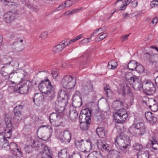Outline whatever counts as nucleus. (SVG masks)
I'll list each match as a JSON object with an SVG mask.
<instances>
[{
    "label": "nucleus",
    "mask_w": 158,
    "mask_h": 158,
    "mask_svg": "<svg viewBox=\"0 0 158 158\" xmlns=\"http://www.w3.org/2000/svg\"><path fill=\"white\" fill-rule=\"evenodd\" d=\"M38 88L41 92L45 94L48 95L54 93L51 83L48 79L42 81L39 84Z\"/></svg>",
    "instance_id": "obj_6"
},
{
    "label": "nucleus",
    "mask_w": 158,
    "mask_h": 158,
    "mask_svg": "<svg viewBox=\"0 0 158 158\" xmlns=\"http://www.w3.org/2000/svg\"><path fill=\"white\" fill-rule=\"evenodd\" d=\"M6 128L4 132L3 136L4 138L6 139V138H10L12 134V126L11 124L10 121V123H6Z\"/></svg>",
    "instance_id": "obj_19"
},
{
    "label": "nucleus",
    "mask_w": 158,
    "mask_h": 158,
    "mask_svg": "<svg viewBox=\"0 0 158 158\" xmlns=\"http://www.w3.org/2000/svg\"><path fill=\"white\" fill-rule=\"evenodd\" d=\"M32 142L33 143L32 144V146L34 147H36L38 144V142L35 141L34 139H33Z\"/></svg>",
    "instance_id": "obj_60"
},
{
    "label": "nucleus",
    "mask_w": 158,
    "mask_h": 158,
    "mask_svg": "<svg viewBox=\"0 0 158 158\" xmlns=\"http://www.w3.org/2000/svg\"><path fill=\"white\" fill-rule=\"evenodd\" d=\"M17 87L18 88V90H19L20 93L23 94L27 93L29 88V85L26 84H23L21 87L20 85H18Z\"/></svg>",
    "instance_id": "obj_25"
},
{
    "label": "nucleus",
    "mask_w": 158,
    "mask_h": 158,
    "mask_svg": "<svg viewBox=\"0 0 158 158\" xmlns=\"http://www.w3.org/2000/svg\"><path fill=\"white\" fill-rule=\"evenodd\" d=\"M135 70L138 73H143L144 72V69L142 65L138 63Z\"/></svg>",
    "instance_id": "obj_36"
},
{
    "label": "nucleus",
    "mask_w": 158,
    "mask_h": 158,
    "mask_svg": "<svg viewBox=\"0 0 158 158\" xmlns=\"http://www.w3.org/2000/svg\"><path fill=\"white\" fill-rule=\"evenodd\" d=\"M149 109L152 111L155 112L158 110V104H154L153 105H149L148 106Z\"/></svg>",
    "instance_id": "obj_38"
},
{
    "label": "nucleus",
    "mask_w": 158,
    "mask_h": 158,
    "mask_svg": "<svg viewBox=\"0 0 158 158\" xmlns=\"http://www.w3.org/2000/svg\"><path fill=\"white\" fill-rule=\"evenodd\" d=\"M66 7H67L64 3L60 4L57 8V10H62L65 9Z\"/></svg>",
    "instance_id": "obj_46"
},
{
    "label": "nucleus",
    "mask_w": 158,
    "mask_h": 158,
    "mask_svg": "<svg viewBox=\"0 0 158 158\" xmlns=\"http://www.w3.org/2000/svg\"><path fill=\"white\" fill-rule=\"evenodd\" d=\"M143 92L146 95H150L154 94L156 89L153 83L150 81H146L144 85H142Z\"/></svg>",
    "instance_id": "obj_9"
},
{
    "label": "nucleus",
    "mask_w": 158,
    "mask_h": 158,
    "mask_svg": "<svg viewBox=\"0 0 158 158\" xmlns=\"http://www.w3.org/2000/svg\"><path fill=\"white\" fill-rule=\"evenodd\" d=\"M149 153L147 151H141L138 155L137 158H148Z\"/></svg>",
    "instance_id": "obj_33"
},
{
    "label": "nucleus",
    "mask_w": 158,
    "mask_h": 158,
    "mask_svg": "<svg viewBox=\"0 0 158 158\" xmlns=\"http://www.w3.org/2000/svg\"><path fill=\"white\" fill-rule=\"evenodd\" d=\"M69 94L66 93L64 90L59 91L57 99L55 103V109L57 112L62 113L67 106V101L70 98Z\"/></svg>",
    "instance_id": "obj_1"
},
{
    "label": "nucleus",
    "mask_w": 158,
    "mask_h": 158,
    "mask_svg": "<svg viewBox=\"0 0 158 158\" xmlns=\"http://www.w3.org/2000/svg\"><path fill=\"white\" fill-rule=\"evenodd\" d=\"M81 10V8H80L79 9H76V10H73L72 11H67L64 13V15H71L73 13H75L78 12Z\"/></svg>",
    "instance_id": "obj_42"
},
{
    "label": "nucleus",
    "mask_w": 158,
    "mask_h": 158,
    "mask_svg": "<svg viewBox=\"0 0 158 158\" xmlns=\"http://www.w3.org/2000/svg\"><path fill=\"white\" fill-rule=\"evenodd\" d=\"M127 91V93L130 96H132V93L130 88L127 85V84H126V85H124L123 86V89H122V94L123 96L125 95L126 94V91Z\"/></svg>",
    "instance_id": "obj_30"
},
{
    "label": "nucleus",
    "mask_w": 158,
    "mask_h": 158,
    "mask_svg": "<svg viewBox=\"0 0 158 158\" xmlns=\"http://www.w3.org/2000/svg\"><path fill=\"white\" fill-rule=\"evenodd\" d=\"M146 127L143 123H134L129 127L128 131L132 135L139 136L146 132Z\"/></svg>",
    "instance_id": "obj_2"
},
{
    "label": "nucleus",
    "mask_w": 158,
    "mask_h": 158,
    "mask_svg": "<svg viewBox=\"0 0 158 158\" xmlns=\"http://www.w3.org/2000/svg\"><path fill=\"white\" fill-rule=\"evenodd\" d=\"M75 144L78 150L87 153L89 152L92 148L91 142L89 139L76 141Z\"/></svg>",
    "instance_id": "obj_5"
},
{
    "label": "nucleus",
    "mask_w": 158,
    "mask_h": 158,
    "mask_svg": "<svg viewBox=\"0 0 158 158\" xmlns=\"http://www.w3.org/2000/svg\"><path fill=\"white\" fill-rule=\"evenodd\" d=\"M71 139V133L68 131H65L62 134L60 139L62 142L69 143L70 142Z\"/></svg>",
    "instance_id": "obj_16"
},
{
    "label": "nucleus",
    "mask_w": 158,
    "mask_h": 158,
    "mask_svg": "<svg viewBox=\"0 0 158 158\" xmlns=\"http://www.w3.org/2000/svg\"><path fill=\"white\" fill-rule=\"evenodd\" d=\"M155 81L157 87L158 88V76L156 78Z\"/></svg>",
    "instance_id": "obj_64"
},
{
    "label": "nucleus",
    "mask_w": 158,
    "mask_h": 158,
    "mask_svg": "<svg viewBox=\"0 0 158 158\" xmlns=\"http://www.w3.org/2000/svg\"><path fill=\"white\" fill-rule=\"evenodd\" d=\"M98 149L105 152H108L110 150V147L105 142L101 141L97 142Z\"/></svg>",
    "instance_id": "obj_17"
},
{
    "label": "nucleus",
    "mask_w": 158,
    "mask_h": 158,
    "mask_svg": "<svg viewBox=\"0 0 158 158\" xmlns=\"http://www.w3.org/2000/svg\"><path fill=\"white\" fill-rule=\"evenodd\" d=\"M44 127H45L48 128L49 130V132L50 133H52V127L49 125H44Z\"/></svg>",
    "instance_id": "obj_58"
},
{
    "label": "nucleus",
    "mask_w": 158,
    "mask_h": 158,
    "mask_svg": "<svg viewBox=\"0 0 158 158\" xmlns=\"http://www.w3.org/2000/svg\"><path fill=\"white\" fill-rule=\"evenodd\" d=\"M150 5L151 9L157 7L158 5V0H154L152 1L150 3Z\"/></svg>",
    "instance_id": "obj_41"
},
{
    "label": "nucleus",
    "mask_w": 158,
    "mask_h": 158,
    "mask_svg": "<svg viewBox=\"0 0 158 158\" xmlns=\"http://www.w3.org/2000/svg\"><path fill=\"white\" fill-rule=\"evenodd\" d=\"M44 127H45L48 128L49 130V132L50 133H52V127L49 125H44Z\"/></svg>",
    "instance_id": "obj_56"
},
{
    "label": "nucleus",
    "mask_w": 158,
    "mask_h": 158,
    "mask_svg": "<svg viewBox=\"0 0 158 158\" xmlns=\"http://www.w3.org/2000/svg\"><path fill=\"white\" fill-rule=\"evenodd\" d=\"M104 32V31L103 30L102 28H99L98 30H96L94 31L93 34L91 35V37L93 36L94 34H96L98 32H99V33L97 34V35H98Z\"/></svg>",
    "instance_id": "obj_44"
},
{
    "label": "nucleus",
    "mask_w": 158,
    "mask_h": 158,
    "mask_svg": "<svg viewBox=\"0 0 158 158\" xmlns=\"http://www.w3.org/2000/svg\"><path fill=\"white\" fill-rule=\"evenodd\" d=\"M133 146L135 150L137 151H140L143 148V146L142 145L137 143H135L134 144Z\"/></svg>",
    "instance_id": "obj_37"
},
{
    "label": "nucleus",
    "mask_w": 158,
    "mask_h": 158,
    "mask_svg": "<svg viewBox=\"0 0 158 158\" xmlns=\"http://www.w3.org/2000/svg\"><path fill=\"white\" fill-rule=\"evenodd\" d=\"M112 106L114 109L121 107L122 106V102L119 100L114 101L112 102Z\"/></svg>",
    "instance_id": "obj_34"
},
{
    "label": "nucleus",
    "mask_w": 158,
    "mask_h": 158,
    "mask_svg": "<svg viewBox=\"0 0 158 158\" xmlns=\"http://www.w3.org/2000/svg\"><path fill=\"white\" fill-rule=\"evenodd\" d=\"M62 87L68 89H73L76 84V78L73 77L69 75L65 76L61 81Z\"/></svg>",
    "instance_id": "obj_7"
},
{
    "label": "nucleus",
    "mask_w": 158,
    "mask_h": 158,
    "mask_svg": "<svg viewBox=\"0 0 158 158\" xmlns=\"http://www.w3.org/2000/svg\"><path fill=\"white\" fill-rule=\"evenodd\" d=\"M44 96L41 93H37L35 94L34 97L33 98V102L37 104L38 103H40L44 100Z\"/></svg>",
    "instance_id": "obj_22"
},
{
    "label": "nucleus",
    "mask_w": 158,
    "mask_h": 158,
    "mask_svg": "<svg viewBox=\"0 0 158 158\" xmlns=\"http://www.w3.org/2000/svg\"><path fill=\"white\" fill-rule=\"evenodd\" d=\"M8 140L4 138L3 134L0 133V146L2 148H6L9 146Z\"/></svg>",
    "instance_id": "obj_23"
},
{
    "label": "nucleus",
    "mask_w": 158,
    "mask_h": 158,
    "mask_svg": "<svg viewBox=\"0 0 158 158\" xmlns=\"http://www.w3.org/2000/svg\"><path fill=\"white\" fill-rule=\"evenodd\" d=\"M145 117L146 119L151 123H155L157 121V118L155 114L150 112H148L145 113Z\"/></svg>",
    "instance_id": "obj_20"
},
{
    "label": "nucleus",
    "mask_w": 158,
    "mask_h": 158,
    "mask_svg": "<svg viewBox=\"0 0 158 158\" xmlns=\"http://www.w3.org/2000/svg\"><path fill=\"white\" fill-rule=\"evenodd\" d=\"M137 2L135 0L132 1L131 3V6L133 8L136 7L137 6Z\"/></svg>",
    "instance_id": "obj_53"
},
{
    "label": "nucleus",
    "mask_w": 158,
    "mask_h": 158,
    "mask_svg": "<svg viewBox=\"0 0 158 158\" xmlns=\"http://www.w3.org/2000/svg\"><path fill=\"white\" fill-rule=\"evenodd\" d=\"M51 74L52 76V77L54 78H56L57 75V73H56V72L55 71H52V72Z\"/></svg>",
    "instance_id": "obj_61"
},
{
    "label": "nucleus",
    "mask_w": 158,
    "mask_h": 158,
    "mask_svg": "<svg viewBox=\"0 0 158 158\" xmlns=\"http://www.w3.org/2000/svg\"><path fill=\"white\" fill-rule=\"evenodd\" d=\"M108 35V34L106 33H105L102 35H100L99 37V39H100V40H99V41H101L102 40H103L104 39H105L106 37Z\"/></svg>",
    "instance_id": "obj_50"
},
{
    "label": "nucleus",
    "mask_w": 158,
    "mask_h": 158,
    "mask_svg": "<svg viewBox=\"0 0 158 158\" xmlns=\"http://www.w3.org/2000/svg\"><path fill=\"white\" fill-rule=\"evenodd\" d=\"M14 146L15 147L17 146L16 144L14 143H11L10 144L9 148L10 149H12L13 148H12V146Z\"/></svg>",
    "instance_id": "obj_62"
},
{
    "label": "nucleus",
    "mask_w": 158,
    "mask_h": 158,
    "mask_svg": "<svg viewBox=\"0 0 158 158\" xmlns=\"http://www.w3.org/2000/svg\"><path fill=\"white\" fill-rule=\"evenodd\" d=\"M117 66L116 62L113 60L110 61L108 63L107 68L109 69H115Z\"/></svg>",
    "instance_id": "obj_29"
},
{
    "label": "nucleus",
    "mask_w": 158,
    "mask_h": 158,
    "mask_svg": "<svg viewBox=\"0 0 158 158\" xmlns=\"http://www.w3.org/2000/svg\"><path fill=\"white\" fill-rule=\"evenodd\" d=\"M96 133L100 138H104L106 136V132L103 127H98L96 129Z\"/></svg>",
    "instance_id": "obj_27"
},
{
    "label": "nucleus",
    "mask_w": 158,
    "mask_h": 158,
    "mask_svg": "<svg viewBox=\"0 0 158 158\" xmlns=\"http://www.w3.org/2000/svg\"><path fill=\"white\" fill-rule=\"evenodd\" d=\"M87 158H95L93 151L88 155Z\"/></svg>",
    "instance_id": "obj_59"
},
{
    "label": "nucleus",
    "mask_w": 158,
    "mask_h": 158,
    "mask_svg": "<svg viewBox=\"0 0 158 158\" xmlns=\"http://www.w3.org/2000/svg\"><path fill=\"white\" fill-rule=\"evenodd\" d=\"M91 111L88 109H84L81 112L79 116L80 123L91 121Z\"/></svg>",
    "instance_id": "obj_12"
},
{
    "label": "nucleus",
    "mask_w": 158,
    "mask_h": 158,
    "mask_svg": "<svg viewBox=\"0 0 158 158\" xmlns=\"http://www.w3.org/2000/svg\"><path fill=\"white\" fill-rule=\"evenodd\" d=\"M125 78L130 85H133L132 87L136 90H140L142 89V84L141 81L136 76H131L130 73H127L125 75Z\"/></svg>",
    "instance_id": "obj_3"
},
{
    "label": "nucleus",
    "mask_w": 158,
    "mask_h": 158,
    "mask_svg": "<svg viewBox=\"0 0 158 158\" xmlns=\"http://www.w3.org/2000/svg\"><path fill=\"white\" fill-rule=\"evenodd\" d=\"M48 36V33L46 32H42L41 34L40 37L42 39H44L46 38Z\"/></svg>",
    "instance_id": "obj_51"
},
{
    "label": "nucleus",
    "mask_w": 158,
    "mask_h": 158,
    "mask_svg": "<svg viewBox=\"0 0 158 158\" xmlns=\"http://www.w3.org/2000/svg\"><path fill=\"white\" fill-rule=\"evenodd\" d=\"M91 38H87L86 39H84L83 40L81 41L80 43V44H87L88 43H89L90 40H91Z\"/></svg>",
    "instance_id": "obj_48"
},
{
    "label": "nucleus",
    "mask_w": 158,
    "mask_h": 158,
    "mask_svg": "<svg viewBox=\"0 0 158 158\" xmlns=\"http://www.w3.org/2000/svg\"><path fill=\"white\" fill-rule=\"evenodd\" d=\"M64 4H65L66 7H69L72 5L73 4V3L71 1V0H66L64 2Z\"/></svg>",
    "instance_id": "obj_47"
},
{
    "label": "nucleus",
    "mask_w": 158,
    "mask_h": 158,
    "mask_svg": "<svg viewBox=\"0 0 158 158\" xmlns=\"http://www.w3.org/2000/svg\"><path fill=\"white\" fill-rule=\"evenodd\" d=\"M16 150L19 153V154H18V156H17V155H14L13 156V158H20V157H22L23 154L21 151V150L20 149H19V148H17Z\"/></svg>",
    "instance_id": "obj_39"
},
{
    "label": "nucleus",
    "mask_w": 158,
    "mask_h": 158,
    "mask_svg": "<svg viewBox=\"0 0 158 158\" xmlns=\"http://www.w3.org/2000/svg\"><path fill=\"white\" fill-rule=\"evenodd\" d=\"M44 127H45L48 128L49 130V132L50 133H52V127L49 125H44Z\"/></svg>",
    "instance_id": "obj_57"
},
{
    "label": "nucleus",
    "mask_w": 158,
    "mask_h": 158,
    "mask_svg": "<svg viewBox=\"0 0 158 158\" xmlns=\"http://www.w3.org/2000/svg\"><path fill=\"white\" fill-rule=\"evenodd\" d=\"M121 135L117 137L114 140V144L117 149L121 150L127 149L130 146V139L128 136L122 138Z\"/></svg>",
    "instance_id": "obj_4"
},
{
    "label": "nucleus",
    "mask_w": 158,
    "mask_h": 158,
    "mask_svg": "<svg viewBox=\"0 0 158 158\" xmlns=\"http://www.w3.org/2000/svg\"><path fill=\"white\" fill-rule=\"evenodd\" d=\"M70 44L69 39H66L62 40L58 44L54 47L52 49L53 52L56 53L61 52L67 46Z\"/></svg>",
    "instance_id": "obj_13"
},
{
    "label": "nucleus",
    "mask_w": 158,
    "mask_h": 158,
    "mask_svg": "<svg viewBox=\"0 0 158 158\" xmlns=\"http://www.w3.org/2000/svg\"><path fill=\"white\" fill-rule=\"evenodd\" d=\"M151 143H154V142L157 141L156 139L154 137H152V139L150 140Z\"/></svg>",
    "instance_id": "obj_63"
},
{
    "label": "nucleus",
    "mask_w": 158,
    "mask_h": 158,
    "mask_svg": "<svg viewBox=\"0 0 158 158\" xmlns=\"http://www.w3.org/2000/svg\"><path fill=\"white\" fill-rule=\"evenodd\" d=\"M92 85L86 82H84L81 85V91L85 95H88L92 91Z\"/></svg>",
    "instance_id": "obj_15"
},
{
    "label": "nucleus",
    "mask_w": 158,
    "mask_h": 158,
    "mask_svg": "<svg viewBox=\"0 0 158 158\" xmlns=\"http://www.w3.org/2000/svg\"><path fill=\"white\" fill-rule=\"evenodd\" d=\"M95 158H102L101 153L99 152L93 151Z\"/></svg>",
    "instance_id": "obj_45"
},
{
    "label": "nucleus",
    "mask_w": 158,
    "mask_h": 158,
    "mask_svg": "<svg viewBox=\"0 0 158 158\" xmlns=\"http://www.w3.org/2000/svg\"><path fill=\"white\" fill-rule=\"evenodd\" d=\"M114 118L117 123H123L128 117V114L125 109H119L113 114Z\"/></svg>",
    "instance_id": "obj_8"
},
{
    "label": "nucleus",
    "mask_w": 158,
    "mask_h": 158,
    "mask_svg": "<svg viewBox=\"0 0 158 158\" xmlns=\"http://www.w3.org/2000/svg\"><path fill=\"white\" fill-rule=\"evenodd\" d=\"M105 93L107 97H111L113 95L112 91L110 89L109 86H106L104 88Z\"/></svg>",
    "instance_id": "obj_35"
},
{
    "label": "nucleus",
    "mask_w": 158,
    "mask_h": 158,
    "mask_svg": "<svg viewBox=\"0 0 158 158\" xmlns=\"http://www.w3.org/2000/svg\"><path fill=\"white\" fill-rule=\"evenodd\" d=\"M39 148L41 150L38 154L37 158H52L48 147L46 145L42 144Z\"/></svg>",
    "instance_id": "obj_11"
},
{
    "label": "nucleus",
    "mask_w": 158,
    "mask_h": 158,
    "mask_svg": "<svg viewBox=\"0 0 158 158\" xmlns=\"http://www.w3.org/2000/svg\"><path fill=\"white\" fill-rule=\"evenodd\" d=\"M58 157L59 158H71V157L66 148L60 150L58 152Z\"/></svg>",
    "instance_id": "obj_21"
},
{
    "label": "nucleus",
    "mask_w": 158,
    "mask_h": 158,
    "mask_svg": "<svg viewBox=\"0 0 158 158\" xmlns=\"http://www.w3.org/2000/svg\"><path fill=\"white\" fill-rule=\"evenodd\" d=\"M69 116L72 121H75L78 117V114L77 111L74 109L70 110L69 112Z\"/></svg>",
    "instance_id": "obj_26"
},
{
    "label": "nucleus",
    "mask_w": 158,
    "mask_h": 158,
    "mask_svg": "<svg viewBox=\"0 0 158 158\" xmlns=\"http://www.w3.org/2000/svg\"><path fill=\"white\" fill-rule=\"evenodd\" d=\"M151 144V146L152 149L154 150L158 151V142L157 141L154 142Z\"/></svg>",
    "instance_id": "obj_40"
},
{
    "label": "nucleus",
    "mask_w": 158,
    "mask_h": 158,
    "mask_svg": "<svg viewBox=\"0 0 158 158\" xmlns=\"http://www.w3.org/2000/svg\"><path fill=\"white\" fill-rule=\"evenodd\" d=\"M152 55L148 53H145L144 54V56L148 61H149Z\"/></svg>",
    "instance_id": "obj_54"
},
{
    "label": "nucleus",
    "mask_w": 158,
    "mask_h": 158,
    "mask_svg": "<svg viewBox=\"0 0 158 158\" xmlns=\"http://www.w3.org/2000/svg\"><path fill=\"white\" fill-rule=\"evenodd\" d=\"M24 107V105L20 104L16 106L14 109V112L15 114V121H16L17 123H19L21 120L22 110Z\"/></svg>",
    "instance_id": "obj_14"
},
{
    "label": "nucleus",
    "mask_w": 158,
    "mask_h": 158,
    "mask_svg": "<svg viewBox=\"0 0 158 158\" xmlns=\"http://www.w3.org/2000/svg\"><path fill=\"white\" fill-rule=\"evenodd\" d=\"M62 113H52L49 117V120L51 124L54 127H58L61 122V117Z\"/></svg>",
    "instance_id": "obj_10"
},
{
    "label": "nucleus",
    "mask_w": 158,
    "mask_h": 158,
    "mask_svg": "<svg viewBox=\"0 0 158 158\" xmlns=\"http://www.w3.org/2000/svg\"><path fill=\"white\" fill-rule=\"evenodd\" d=\"M16 15L15 13L9 11L4 15V20L6 23H10L15 19Z\"/></svg>",
    "instance_id": "obj_18"
},
{
    "label": "nucleus",
    "mask_w": 158,
    "mask_h": 158,
    "mask_svg": "<svg viewBox=\"0 0 158 158\" xmlns=\"http://www.w3.org/2000/svg\"><path fill=\"white\" fill-rule=\"evenodd\" d=\"M130 35V34H129L127 35H125L123 36H122L121 38V40L122 42H123L124 41H125L127 40V37L128 36H129Z\"/></svg>",
    "instance_id": "obj_55"
},
{
    "label": "nucleus",
    "mask_w": 158,
    "mask_h": 158,
    "mask_svg": "<svg viewBox=\"0 0 158 158\" xmlns=\"http://www.w3.org/2000/svg\"><path fill=\"white\" fill-rule=\"evenodd\" d=\"M23 42V40H20L19 41H17L15 43V45L17 46L16 49L18 51H21L24 49V45L22 44Z\"/></svg>",
    "instance_id": "obj_31"
},
{
    "label": "nucleus",
    "mask_w": 158,
    "mask_h": 158,
    "mask_svg": "<svg viewBox=\"0 0 158 158\" xmlns=\"http://www.w3.org/2000/svg\"><path fill=\"white\" fill-rule=\"evenodd\" d=\"M131 0H127L125 2H124L123 4V6L120 7V9H119L120 10H122L124 9L126 7V6L131 1Z\"/></svg>",
    "instance_id": "obj_43"
},
{
    "label": "nucleus",
    "mask_w": 158,
    "mask_h": 158,
    "mask_svg": "<svg viewBox=\"0 0 158 158\" xmlns=\"http://www.w3.org/2000/svg\"><path fill=\"white\" fill-rule=\"evenodd\" d=\"M91 121H89V123L87 122H82L80 123V128L81 129L84 131H86L88 129L89 126L90 124Z\"/></svg>",
    "instance_id": "obj_32"
},
{
    "label": "nucleus",
    "mask_w": 158,
    "mask_h": 158,
    "mask_svg": "<svg viewBox=\"0 0 158 158\" xmlns=\"http://www.w3.org/2000/svg\"><path fill=\"white\" fill-rule=\"evenodd\" d=\"M121 154L118 151L114 150H110L108 152L107 156L110 158H120Z\"/></svg>",
    "instance_id": "obj_24"
},
{
    "label": "nucleus",
    "mask_w": 158,
    "mask_h": 158,
    "mask_svg": "<svg viewBox=\"0 0 158 158\" xmlns=\"http://www.w3.org/2000/svg\"><path fill=\"white\" fill-rule=\"evenodd\" d=\"M123 19H128L130 18L131 17L130 16L131 15L128 13H126L124 14H123Z\"/></svg>",
    "instance_id": "obj_52"
},
{
    "label": "nucleus",
    "mask_w": 158,
    "mask_h": 158,
    "mask_svg": "<svg viewBox=\"0 0 158 158\" xmlns=\"http://www.w3.org/2000/svg\"><path fill=\"white\" fill-rule=\"evenodd\" d=\"M138 62H136L135 60H131L128 63L127 67L129 69L131 70H135Z\"/></svg>",
    "instance_id": "obj_28"
},
{
    "label": "nucleus",
    "mask_w": 158,
    "mask_h": 158,
    "mask_svg": "<svg viewBox=\"0 0 158 158\" xmlns=\"http://www.w3.org/2000/svg\"><path fill=\"white\" fill-rule=\"evenodd\" d=\"M158 22V18L157 17L154 18L152 20L151 23L153 25V26L155 27L156 25V23Z\"/></svg>",
    "instance_id": "obj_49"
}]
</instances>
